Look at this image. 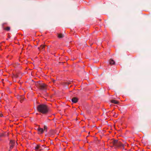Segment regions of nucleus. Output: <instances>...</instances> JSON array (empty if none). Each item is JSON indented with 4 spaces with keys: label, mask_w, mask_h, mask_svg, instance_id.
Instances as JSON below:
<instances>
[{
    "label": "nucleus",
    "mask_w": 151,
    "mask_h": 151,
    "mask_svg": "<svg viewBox=\"0 0 151 151\" xmlns=\"http://www.w3.org/2000/svg\"><path fill=\"white\" fill-rule=\"evenodd\" d=\"M37 109L38 111L44 114H47L49 110L47 106L44 104L38 105Z\"/></svg>",
    "instance_id": "f257e3e1"
},
{
    "label": "nucleus",
    "mask_w": 151,
    "mask_h": 151,
    "mask_svg": "<svg viewBox=\"0 0 151 151\" xmlns=\"http://www.w3.org/2000/svg\"><path fill=\"white\" fill-rule=\"evenodd\" d=\"M111 143L112 144L113 146L115 148L118 147L122 149H124V145L122 144L120 141L113 139L112 140Z\"/></svg>",
    "instance_id": "f03ea898"
},
{
    "label": "nucleus",
    "mask_w": 151,
    "mask_h": 151,
    "mask_svg": "<svg viewBox=\"0 0 151 151\" xmlns=\"http://www.w3.org/2000/svg\"><path fill=\"white\" fill-rule=\"evenodd\" d=\"M36 85L37 87L41 90L46 91L47 89V85L40 82L36 83Z\"/></svg>",
    "instance_id": "7ed1b4c3"
},
{
    "label": "nucleus",
    "mask_w": 151,
    "mask_h": 151,
    "mask_svg": "<svg viewBox=\"0 0 151 151\" xmlns=\"http://www.w3.org/2000/svg\"><path fill=\"white\" fill-rule=\"evenodd\" d=\"M44 146H45L44 145L40 146V145H37L35 147V150L36 151H41L43 149L42 147Z\"/></svg>",
    "instance_id": "20e7f679"
},
{
    "label": "nucleus",
    "mask_w": 151,
    "mask_h": 151,
    "mask_svg": "<svg viewBox=\"0 0 151 151\" xmlns=\"http://www.w3.org/2000/svg\"><path fill=\"white\" fill-rule=\"evenodd\" d=\"M15 143V142L14 141H13V140H11L10 141V149H12L13 148L14 146V145Z\"/></svg>",
    "instance_id": "39448f33"
},
{
    "label": "nucleus",
    "mask_w": 151,
    "mask_h": 151,
    "mask_svg": "<svg viewBox=\"0 0 151 151\" xmlns=\"http://www.w3.org/2000/svg\"><path fill=\"white\" fill-rule=\"evenodd\" d=\"M45 45H42L40 46V47H39L38 48V49L39 50L41 51H44V48H45Z\"/></svg>",
    "instance_id": "423d86ee"
},
{
    "label": "nucleus",
    "mask_w": 151,
    "mask_h": 151,
    "mask_svg": "<svg viewBox=\"0 0 151 151\" xmlns=\"http://www.w3.org/2000/svg\"><path fill=\"white\" fill-rule=\"evenodd\" d=\"M78 100V99L76 97H73L72 99V101L74 103H76Z\"/></svg>",
    "instance_id": "0eeeda50"
},
{
    "label": "nucleus",
    "mask_w": 151,
    "mask_h": 151,
    "mask_svg": "<svg viewBox=\"0 0 151 151\" xmlns=\"http://www.w3.org/2000/svg\"><path fill=\"white\" fill-rule=\"evenodd\" d=\"M37 129L40 133L42 134L43 133L44 130L42 128H38Z\"/></svg>",
    "instance_id": "6e6552de"
},
{
    "label": "nucleus",
    "mask_w": 151,
    "mask_h": 151,
    "mask_svg": "<svg viewBox=\"0 0 151 151\" xmlns=\"http://www.w3.org/2000/svg\"><path fill=\"white\" fill-rule=\"evenodd\" d=\"M111 103H114L115 104H118L119 103L118 101L115 100H111Z\"/></svg>",
    "instance_id": "1a4fd4ad"
},
{
    "label": "nucleus",
    "mask_w": 151,
    "mask_h": 151,
    "mask_svg": "<svg viewBox=\"0 0 151 151\" xmlns=\"http://www.w3.org/2000/svg\"><path fill=\"white\" fill-rule=\"evenodd\" d=\"M19 99L20 100V101L21 102H22L23 100L24 99V97L23 96H19Z\"/></svg>",
    "instance_id": "9d476101"
},
{
    "label": "nucleus",
    "mask_w": 151,
    "mask_h": 151,
    "mask_svg": "<svg viewBox=\"0 0 151 151\" xmlns=\"http://www.w3.org/2000/svg\"><path fill=\"white\" fill-rule=\"evenodd\" d=\"M64 36V35L62 34H59L58 35V37L59 38H62Z\"/></svg>",
    "instance_id": "9b49d317"
},
{
    "label": "nucleus",
    "mask_w": 151,
    "mask_h": 151,
    "mask_svg": "<svg viewBox=\"0 0 151 151\" xmlns=\"http://www.w3.org/2000/svg\"><path fill=\"white\" fill-rule=\"evenodd\" d=\"M109 63L111 64H114L115 63L114 61L112 60H110L109 61Z\"/></svg>",
    "instance_id": "f8f14e48"
},
{
    "label": "nucleus",
    "mask_w": 151,
    "mask_h": 151,
    "mask_svg": "<svg viewBox=\"0 0 151 151\" xmlns=\"http://www.w3.org/2000/svg\"><path fill=\"white\" fill-rule=\"evenodd\" d=\"M10 27H7L5 28H4V29L6 30L7 31H9L10 30Z\"/></svg>",
    "instance_id": "ddd939ff"
},
{
    "label": "nucleus",
    "mask_w": 151,
    "mask_h": 151,
    "mask_svg": "<svg viewBox=\"0 0 151 151\" xmlns=\"http://www.w3.org/2000/svg\"><path fill=\"white\" fill-rule=\"evenodd\" d=\"M44 130L46 132L47 131V127L46 126H44Z\"/></svg>",
    "instance_id": "4468645a"
},
{
    "label": "nucleus",
    "mask_w": 151,
    "mask_h": 151,
    "mask_svg": "<svg viewBox=\"0 0 151 151\" xmlns=\"http://www.w3.org/2000/svg\"><path fill=\"white\" fill-rule=\"evenodd\" d=\"M6 135V134H5V135H4V134H2L1 135V137L3 136H5Z\"/></svg>",
    "instance_id": "2eb2a0df"
},
{
    "label": "nucleus",
    "mask_w": 151,
    "mask_h": 151,
    "mask_svg": "<svg viewBox=\"0 0 151 151\" xmlns=\"http://www.w3.org/2000/svg\"><path fill=\"white\" fill-rule=\"evenodd\" d=\"M3 116V114H0V116L2 117Z\"/></svg>",
    "instance_id": "dca6fc26"
},
{
    "label": "nucleus",
    "mask_w": 151,
    "mask_h": 151,
    "mask_svg": "<svg viewBox=\"0 0 151 151\" xmlns=\"http://www.w3.org/2000/svg\"><path fill=\"white\" fill-rule=\"evenodd\" d=\"M52 81H53V83H55V80H52Z\"/></svg>",
    "instance_id": "f3484780"
},
{
    "label": "nucleus",
    "mask_w": 151,
    "mask_h": 151,
    "mask_svg": "<svg viewBox=\"0 0 151 151\" xmlns=\"http://www.w3.org/2000/svg\"><path fill=\"white\" fill-rule=\"evenodd\" d=\"M70 82H68V83H67V84H70Z\"/></svg>",
    "instance_id": "a211bd4d"
}]
</instances>
